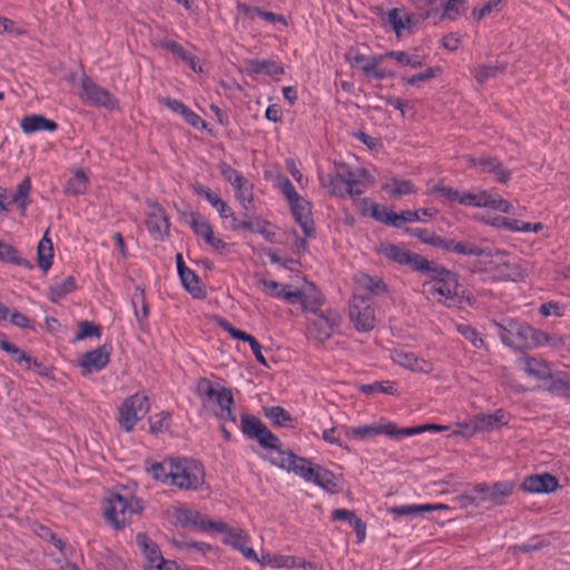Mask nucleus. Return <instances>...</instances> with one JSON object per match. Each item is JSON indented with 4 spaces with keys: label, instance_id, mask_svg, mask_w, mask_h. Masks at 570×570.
<instances>
[{
    "label": "nucleus",
    "instance_id": "nucleus-1",
    "mask_svg": "<svg viewBox=\"0 0 570 570\" xmlns=\"http://www.w3.org/2000/svg\"><path fill=\"white\" fill-rule=\"evenodd\" d=\"M269 462L282 470L295 473L306 482H312L330 493L338 492L337 479L332 471L322 465L313 464L311 460L299 456L291 450L281 453V458H271Z\"/></svg>",
    "mask_w": 570,
    "mask_h": 570
},
{
    "label": "nucleus",
    "instance_id": "nucleus-2",
    "mask_svg": "<svg viewBox=\"0 0 570 570\" xmlns=\"http://www.w3.org/2000/svg\"><path fill=\"white\" fill-rule=\"evenodd\" d=\"M420 274L430 278V281L423 283V287L429 286L431 295L439 294L444 297V304L448 306L455 305L460 287L456 273L428 259V269L421 271Z\"/></svg>",
    "mask_w": 570,
    "mask_h": 570
},
{
    "label": "nucleus",
    "instance_id": "nucleus-3",
    "mask_svg": "<svg viewBox=\"0 0 570 570\" xmlns=\"http://www.w3.org/2000/svg\"><path fill=\"white\" fill-rule=\"evenodd\" d=\"M142 509L140 499L115 492L107 500L105 517L116 529H122L131 521L132 515L139 514Z\"/></svg>",
    "mask_w": 570,
    "mask_h": 570
},
{
    "label": "nucleus",
    "instance_id": "nucleus-4",
    "mask_svg": "<svg viewBox=\"0 0 570 570\" xmlns=\"http://www.w3.org/2000/svg\"><path fill=\"white\" fill-rule=\"evenodd\" d=\"M240 431L247 439L256 440L262 448L276 451L275 458H281V453L287 452L281 448V440L255 415L242 414Z\"/></svg>",
    "mask_w": 570,
    "mask_h": 570
},
{
    "label": "nucleus",
    "instance_id": "nucleus-5",
    "mask_svg": "<svg viewBox=\"0 0 570 570\" xmlns=\"http://www.w3.org/2000/svg\"><path fill=\"white\" fill-rule=\"evenodd\" d=\"M170 484L181 490H197L205 481L203 465L193 459H176Z\"/></svg>",
    "mask_w": 570,
    "mask_h": 570
},
{
    "label": "nucleus",
    "instance_id": "nucleus-6",
    "mask_svg": "<svg viewBox=\"0 0 570 570\" xmlns=\"http://www.w3.org/2000/svg\"><path fill=\"white\" fill-rule=\"evenodd\" d=\"M493 325L504 345L518 351L529 350V333H531L529 324L514 318H504L502 322H494Z\"/></svg>",
    "mask_w": 570,
    "mask_h": 570
},
{
    "label": "nucleus",
    "instance_id": "nucleus-7",
    "mask_svg": "<svg viewBox=\"0 0 570 570\" xmlns=\"http://www.w3.org/2000/svg\"><path fill=\"white\" fill-rule=\"evenodd\" d=\"M422 19H435V23L450 20L454 21L461 16L460 7L464 0H412Z\"/></svg>",
    "mask_w": 570,
    "mask_h": 570
},
{
    "label": "nucleus",
    "instance_id": "nucleus-8",
    "mask_svg": "<svg viewBox=\"0 0 570 570\" xmlns=\"http://www.w3.org/2000/svg\"><path fill=\"white\" fill-rule=\"evenodd\" d=\"M80 98L94 107L116 110L119 108L118 99L104 87L96 83L90 77L83 75L80 79Z\"/></svg>",
    "mask_w": 570,
    "mask_h": 570
},
{
    "label": "nucleus",
    "instance_id": "nucleus-9",
    "mask_svg": "<svg viewBox=\"0 0 570 570\" xmlns=\"http://www.w3.org/2000/svg\"><path fill=\"white\" fill-rule=\"evenodd\" d=\"M340 324V315L334 309L315 313L307 317V334L312 340L323 343L332 337Z\"/></svg>",
    "mask_w": 570,
    "mask_h": 570
},
{
    "label": "nucleus",
    "instance_id": "nucleus-10",
    "mask_svg": "<svg viewBox=\"0 0 570 570\" xmlns=\"http://www.w3.org/2000/svg\"><path fill=\"white\" fill-rule=\"evenodd\" d=\"M379 253L393 263L407 266L412 272L421 273V271L428 269V259L425 257L412 253L400 245L391 243L381 244Z\"/></svg>",
    "mask_w": 570,
    "mask_h": 570
},
{
    "label": "nucleus",
    "instance_id": "nucleus-11",
    "mask_svg": "<svg viewBox=\"0 0 570 570\" xmlns=\"http://www.w3.org/2000/svg\"><path fill=\"white\" fill-rule=\"evenodd\" d=\"M149 410L148 397L141 394H134L127 397L119 407V425L125 432H130L135 424L141 420Z\"/></svg>",
    "mask_w": 570,
    "mask_h": 570
},
{
    "label": "nucleus",
    "instance_id": "nucleus-12",
    "mask_svg": "<svg viewBox=\"0 0 570 570\" xmlns=\"http://www.w3.org/2000/svg\"><path fill=\"white\" fill-rule=\"evenodd\" d=\"M348 317L358 332H368L375 326V311L367 297L353 296L350 302Z\"/></svg>",
    "mask_w": 570,
    "mask_h": 570
},
{
    "label": "nucleus",
    "instance_id": "nucleus-13",
    "mask_svg": "<svg viewBox=\"0 0 570 570\" xmlns=\"http://www.w3.org/2000/svg\"><path fill=\"white\" fill-rule=\"evenodd\" d=\"M514 487L513 481H499L492 484L475 483L474 492L478 494L480 504L489 502L493 505H502L513 493Z\"/></svg>",
    "mask_w": 570,
    "mask_h": 570
},
{
    "label": "nucleus",
    "instance_id": "nucleus-14",
    "mask_svg": "<svg viewBox=\"0 0 570 570\" xmlns=\"http://www.w3.org/2000/svg\"><path fill=\"white\" fill-rule=\"evenodd\" d=\"M357 178H371V175L364 168L352 170L345 164L336 165L335 174L330 177L328 181L331 193L335 196L344 197V187L348 188V186L355 185V179Z\"/></svg>",
    "mask_w": 570,
    "mask_h": 570
},
{
    "label": "nucleus",
    "instance_id": "nucleus-15",
    "mask_svg": "<svg viewBox=\"0 0 570 570\" xmlns=\"http://www.w3.org/2000/svg\"><path fill=\"white\" fill-rule=\"evenodd\" d=\"M176 518L180 525L196 528L202 531L224 532L227 528V524L222 521L207 520L200 512L186 508L178 509Z\"/></svg>",
    "mask_w": 570,
    "mask_h": 570
},
{
    "label": "nucleus",
    "instance_id": "nucleus-16",
    "mask_svg": "<svg viewBox=\"0 0 570 570\" xmlns=\"http://www.w3.org/2000/svg\"><path fill=\"white\" fill-rule=\"evenodd\" d=\"M196 392L199 396L214 401L219 409L234 406V396L230 389L224 386L216 389L206 377H200L197 381Z\"/></svg>",
    "mask_w": 570,
    "mask_h": 570
},
{
    "label": "nucleus",
    "instance_id": "nucleus-17",
    "mask_svg": "<svg viewBox=\"0 0 570 570\" xmlns=\"http://www.w3.org/2000/svg\"><path fill=\"white\" fill-rule=\"evenodd\" d=\"M169 217L165 209L157 203L149 205L146 227L149 234L157 240L164 239L169 234Z\"/></svg>",
    "mask_w": 570,
    "mask_h": 570
},
{
    "label": "nucleus",
    "instance_id": "nucleus-18",
    "mask_svg": "<svg viewBox=\"0 0 570 570\" xmlns=\"http://www.w3.org/2000/svg\"><path fill=\"white\" fill-rule=\"evenodd\" d=\"M470 164L480 173L493 175L494 179L500 184H507L511 179V170L505 168L498 158L481 156L479 158H471Z\"/></svg>",
    "mask_w": 570,
    "mask_h": 570
},
{
    "label": "nucleus",
    "instance_id": "nucleus-19",
    "mask_svg": "<svg viewBox=\"0 0 570 570\" xmlns=\"http://www.w3.org/2000/svg\"><path fill=\"white\" fill-rule=\"evenodd\" d=\"M509 422L508 413L503 409H499L490 414H478L471 419L472 429L469 435L478 432L493 431Z\"/></svg>",
    "mask_w": 570,
    "mask_h": 570
},
{
    "label": "nucleus",
    "instance_id": "nucleus-20",
    "mask_svg": "<svg viewBox=\"0 0 570 570\" xmlns=\"http://www.w3.org/2000/svg\"><path fill=\"white\" fill-rule=\"evenodd\" d=\"M111 347L107 344L99 346L92 351H88L82 355L80 366L83 374L101 371L110 361Z\"/></svg>",
    "mask_w": 570,
    "mask_h": 570
},
{
    "label": "nucleus",
    "instance_id": "nucleus-21",
    "mask_svg": "<svg viewBox=\"0 0 570 570\" xmlns=\"http://www.w3.org/2000/svg\"><path fill=\"white\" fill-rule=\"evenodd\" d=\"M558 487V479L550 473L531 474L521 484V489L528 493H551Z\"/></svg>",
    "mask_w": 570,
    "mask_h": 570
},
{
    "label": "nucleus",
    "instance_id": "nucleus-22",
    "mask_svg": "<svg viewBox=\"0 0 570 570\" xmlns=\"http://www.w3.org/2000/svg\"><path fill=\"white\" fill-rule=\"evenodd\" d=\"M291 212L295 222L301 226L306 237H315L314 222L311 218V204L301 196L297 202H289Z\"/></svg>",
    "mask_w": 570,
    "mask_h": 570
},
{
    "label": "nucleus",
    "instance_id": "nucleus-23",
    "mask_svg": "<svg viewBox=\"0 0 570 570\" xmlns=\"http://www.w3.org/2000/svg\"><path fill=\"white\" fill-rule=\"evenodd\" d=\"M284 299L289 304L299 303L303 312L309 313L311 315L322 312L320 307L325 301L324 296L318 292L305 294L299 289H296L293 293H285Z\"/></svg>",
    "mask_w": 570,
    "mask_h": 570
},
{
    "label": "nucleus",
    "instance_id": "nucleus-24",
    "mask_svg": "<svg viewBox=\"0 0 570 570\" xmlns=\"http://www.w3.org/2000/svg\"><path fill=\"white\" fill-rule=\"evenodd\" d=\"M391 357L394 363L413 372L430 373L433 366L424 358L417 357L414 353L404 350H393Z\"/></svg>",
    "mask_w": 570,
    "mask_h": 570
},
{
    "label": "nucleus",
    "instance_id": "nucleus-25",
    "mask_svg": "<svg viewBox=\"0 0 570 570\" xmlns=\"http://www.w3.org/2000/svg\"><path fill=\"white\" fill-rule=\"evenodd\" d=\"M436 244L438 248L459 255L475 257L491 256V253L488 249L481 248L471 242H455L452 238H442V240H439Z\"/></svg>",
    "mask_w": 570,
    "mask_h": 570
},
{
    "label": "nucleus",
    "instance_id": "nucleus-26",
    "mask_svg": "<svg viewBox=\"0 0 570 570\" xmlns=\"http://www.w3.org/2000/svg\"><path fill=\"white\" fill-rule=\"evenodd\" d=\"M135 541L146 560V570H153V566H156L157 562L163 558L158 544L142 532L137 533Z\"/></svg>",
    "mask_w": 570,
    "mask_h": 570
},
{
    "label": "nucleus",
    "instance_id": "nucleus-27",
    "mask_svg": "<svg viewBox=\"0 0 570 570\" xmlns=\"http://www.w3.org/2000/svg\"><path fill=\"white\" fill-rule=\"evenodd\" d=\"M226 533L224 542L232 546L234 549L240 551L248 560L258 561L257 553L254 549L247 547V535L240 529L226 528L223 532Z\"/></svg>",
    "mask_w": 570,
    "mask_h": 570
},
{
    "label": "nucleus",
    "instance_id": "nucleus-28",
    "mask_svg": "<svg viewBox=\"0 0 570 570\" xmlns=\"http://www.w3.org/2000/svg\"><path fill=\"white\" fill-rule=\"evenodd\" d=\"M361 214L363 216H370L376 222L387 226L395 225V218L397 217V213L392 210L387 212L385 207L371 202L368 198H363L361 200Z\"/></svg>",
    "mask_w": 570,
    "mask_h": 570
},
{
    "label": "nucleus",
    "instance_id": "nucleus-29",
    "mask_svg": "<svg viewBox=\"0 0 570 570\" xmlns=\"http://www.w3.org/2000/svg\"><path fill=\"white\" fill-rule=\"evenodd\" d=\"M20 127L23 132L32 134L37 131H56L58 124L51 119L46 118L42 115H28L24 116L20 121Z\"/></svg>",
    "mask_w": 570,
    "mask_h": 570
},
{
    "label": "nucleus",
    "instance_id": "nucleus-30",
    "mask_svg": "<svg viewBox=\"0 0 570 570\" xmlns=\"http://www.w3.org/2000/svg\"><path fill=\"white\" fill-rule=\"evenodd\" d=\"M246 70L249 75L278 76L284 73L283 66L268 59H249L246 61Z\"/></svg>",
    "mask_w": 570,
    "mask_h": 570
},
{
    "label": "nucleus",
    "instance_id": "nucleus-31",
    "mask_svg": "<svg viewBox=\"0 0 570 570\" xmlns=\"http://www.w3.org/2000/svg\"><path fill=\"white\" fill-rule=\"evenodd\" d=\"M523 370L528 375L543 381L544 386H547V384L550 381V377H552L554 374L551 372V368L547 362L534 357H527L524 360Z\"/></svg>",
    "mask_w": 570,
    "mask_h": 570
},
{
    "label": "nucleus",
    "instance_id": "nucleus-32",
    "mask_svg": "<svg viewBox=\"0 0 570 570\" xmlns=\"http://www.w3.org/2000/svg\"><path fill=\"white\" fill-rule=\"evenodd\" d=\"M191 189L196 195L205 198L217 210L220 218H225L227 212L230 208L225 200H223L217 194H214L208 187L202 184H194Z\"/></svg>",
    "mask_w": 570,
    "mask_h": 570
},
{
    "label": "nucleus",
    "instance_id": "nucleus-33",
    "mask_svg": "<svg viewBox=\"0 0 570 570\" xmlns=\"http://www.w3.org/2000/svg\"><path fill=\"white\" fill-rule=\"evenodd\" d=\"M508 63L504 61H495V63L480 65L472 71L478 83L482 85L491 78H495L507 71Z\"/></svg>",
    "mask_w": 570,
    "mask_h": 570
},
{
    "label": "nucleus",
    "instance_id": "nucleus-34",
    "mask_svg": "<svg viewBox=\"0 0 570 570\" xmlns=\"http://www.w3.org/2000/svg\"><path fill=\"white\" fill-rule=\"evenodd\" d=\"M53 247L51 239L48 237V230L40 239L37 247V263L39 268L48 271L52 265Z\"/></svg>",
    "mask_w": 570,
    "mask_h": 570
},
{
    "label": "nucleus",
    "instance_id": "nucleus-35",
    "mask_svg": "<svg viewBox=\"0 0 570 570\" xmlns=\"http://www.w3.org/2000/svg\"><path fill=\"white\" fill-rule=\"evenodd\" d=\"M175 460L176 459L170 458L164 462H154L147 466V471L153 479L170 484Z\"/></svg>",
    "mask_w": 570,
    "mask_h": 570
},
{
    "label": "nucleus",
    "instance_id": "nucleus-36",
    "mask_svg": "<svg viewBox=\"0 0 570 570\" xmlns=\"http://www.w3.org/2000/svg\"><path fill=\"white\" fill-rule=\"evenodd\" d=\"M386 430H387V422L374 423V424H368V425L351 428L346 431V434H347V436H351L356 440H365V439L374 438L379 434H385Z\"/></svg>",
    "mask_w": 570,
    "mask_h": 570
},
{
    "label": "nucleus",
    "instance_id": "nucleus-37",
    "mask_svg": "<svg viewBox=\"0 0 570 570\" xmlns=\"http://www.w3.org/2000/svg\"><path fill=\"white\" fill-rule=\"evenodd\" d=\"M546 389L554 395L570 399V376L564 372H557L550 377Z\"/></svg>",
    "mask_w": 570,
    "mask_h": 570
},
{
    "label": "nucleus",
    "instance_id": "nucleus-38",
    "mask_svg": "<svg viewBox=\"0 0 570 570\" xmlns=\"http://www.w3.org/2000/svg\"><path fill=\"white\" fill-rule=\"evenodd\" d=\"M383 189L387 191L390 198L392 199H399L403 196L411 195L416 191V188L411 180L396 178L392 179L391 184L384 185Z\"/></svg>",
    "mask_w": 570,
    "mask_h": 570
},
{
    "label": "nucleus",
    "instance_id": "nucleus-39",
    "mask_svg": "<svg viewBox=\"0 0 570 570\" xmlns=\"http://www.w3.org/2000/svg\"><path fill=\"white\" fill-rule=\"evenodd\" d=\"M76 289V279L73 276H68L60 282H55L49 288V298L51 302L57 303L67 294Z\"/></svg>",
    "mask_w": 570,
    "mask_h": 570
},
{
    "label": "nucleus",
    "instance_id": "nucleus-40",
    "mask_svg": "<svg viewBox=\"0 0 570 570\" xmlns=\"http://www.w3.org/2000/svg\"><path fill=\"white\" fill-rule=\"evenodd\" d=\"M385 58H391L401 66H407L417 69L423 66V57L419 53H409L406 51H389L384 53Z\"/></svg>",
    "mask_w": 570,
    "mask_h": 570
},
{
    "label": "nucleus",
    "instance_id": "nucleus-41",
    "mask_svg": "<svg viewBox=\"0 0 570 570\" xmlns=\"http://www.w3.org/2000/svg\"><path fill=\"white\" fill-rule=\"evenodd\" d=\"M529 350L546 346V345H560L563 344V340L559 336H551L541 330L533 328L531 326V333H529Z\"/></svg>",
    "mask_w": 570,
    "mask_h": 570
},
{
    "label": "nucleus",
    "instance_id": "nucleus-42",
    "mask_svg": "<svg viewBox=\"0 0 570 570\" xmlns=\"http://www.w3.org/2000/svg\"><path fill=\"white\" fill-rule=\"evenodd\" d=\"M385 59L384 55L365 56L362 53H355L351 58V63L360 68L366 76H370L373 67H377Z\"/></svg>",
    "mask_w": 570,
    "mask_h": 570
},
{
    "label": "nucleus",
    "instance_id": "nucleus-43",
    "mask_svg": "<svg viewBox=\"0 0 570 570\" xmlns=\"http://www.w3.org/2000/svg\"><path fill=\"white\" fill-rule=\"evenodd\" d=\"M180 282L183 286L196 298L204 296V291L199 286V277L197 274L190 269L189 267L180 272L179 274Z\"/></svg>",
    "mask_w": 570,
    "mask_h": 570
},
{
    "label": "nucleus",
    "instance_id": "nucleus-44",
    "mask_svg": "<svg viewBox=\"0 0 570 570\" xmlns=\"http://www.w3.org/2000/svg\"><path fill=\"white\" fill-rule=\"evenodd\" d=\"M235 197L247 212L253 203V185L244 177L242 181L233 185Z\"/></svg>",
    "mask_w": 570,
    "mask_h": 570
},
{
    "label": "nucleus",
    "instance_id": "nucleus-45",
    "mask_svg": "<svg viewBox=\"0 0 570 570\" xmlns=\"http://www.w3.org/2000/svg\"><path fill=\"white\" fill-rule=\"evenodd\" d=\"M264 415L269 419L275 425L278 426H291L293 422V417L291 414L282 406H269L263 407Z\"/></svg>",
    "mask_w": 570,
    "mask_h": 570
},
{
    "label": "nucleus",
    "instance_id": "nucleus-46",
    "mask_svg": "<svg viewBox=\"0 0 570 570\" xmlns=\"http://www.w3.org/2000/svg\"><path fill=\"white\" fill-rule=\"evenodd\" d=\"M0 348L11 355L14 362L26 370H30V355L20 350L16 344L2 338Z\"/></svg>",
    "mask_w": 570,
    "mask_h": 570
},
{
    "label": "nucleus",
    "instance_id": "nucleus-47",
    "mask_svg": "<svg viewBox=\"0 0 570 570\" xmlns=\"http://www.w3.org/2000/svg\"><path fill=\"white\" fill-rule=\"evenodd\" d=\"M0 262L11 263L17 266L31 267V264L22 258L19 252L11 245L0 240Z\"/></svg>",
    "mask_w": 570,
    "mask_h": 570
},
{
    "label": "nucleus",
    "instance_id": "nucleus-48",
    "mask_svg": "<svg viewBox=\"0 0 570 570\" xmlns=\"http://www.w3.org/2000/svg\"><path fill=\"white\" fill-rule=\"evenodd\" d=\"M87 176L79 169L70 177L65 186V193L68 195H82L87 189Z\"/></svg>",
    "mask_w": 570,
    "mask_h": 570
},
{
    "label": "nucleus",
    "instance_id": "nucleus-49",
    "mask_svg": "<svg viewBox=\"0 0 570 570\" xmlns=\"http://www.w3.org/2000/svg\"><path fill=\"white\" fill-rule=\"evenodd\" d=\"M189 226L191 230L207 242L214 234L212 225L206 220L202 219L197 214L190 213Z\"/></svg>",
    "mask_w": 570,
    "mask_h": 570
},
{
    "label": "nucleus",
    "instance_id": "nucleus-50",
    "mask_svg": "<svg viewBox=\"0 0 570 570\" xmlns=\"http://www.w3.org/2000/svg\"><path fill=\"white\" fill-rule=\"evenodd\" d=\"M101 336V327L98 324H95L90 321H81L78 323V332L75 335V341H82L88 337H97Z\"/></svg>",
    "mask_w": 570,
    "mask_h": 570
},
{
    "label": "nucleus",
    "instance_id": "nucleus-51",
    "mask_svg": "<svg viewBox=\"0 0 570 570\" xmlns=\"http://www.w3.org/2000/svg\"><path fill=\"white\" fill-rule=\"evenodd\" d=\"M31 189L30 178L27 176L22 179V181L17 186V189L12 196V202L18 205V207L24 212L27 207V198Z\"/></svg>",
    "mask_w": 570,
    "mask_h": 570
},
{
    "label": "nucleus",
    "instance_id": "nucleus-52",
    "mask_svg": "<svg viewBox=\"0 0 570 570\" xmlns=\"http://www.w3.org/2000/svg\"><path fill=\"white\" fill-rule=\"evenodd\" d=\"M361 392L364 394H372V393H384L394 395L396 393L395 383L391 381H382V382H374L372 384H363L360 387Z\"/></svg>",
    "mask_w": 570,
    "mask_h": 570
},
{
    "label": "nucleus",
    "instance_id": "nucleus-53",
    "mask_svg": "<svg viewBox=\"0 0 570 570\" xmlns=\"http://www.w3.org/2000/svg\"><path fill=\"white\" fill-rule=\"evenodd\" d=\"M134 312L139 324V327L142 330L145 325V321L148 316V306L145 302L144 291L136 294L132 298Z\"/></svg>",
    "mask_w": 570,
    "mask_h": 570
},
{
    "label": "nucleus",
    "instance_id": "nucleus-54",
    "mask_svg": "<svg viewBox=\"0 0 570 570\" xmlns=\"http://www.w3.org/2000/svg\"><path fill=\"white\" fill-rule=\"evenodd\" d=\"M176 546L190 554H200L205 556L208 551L212 550V547L205 542H197L193 540H181L176 541Z\"/></svg>",
    "mask_w": 570,
    "mask_h": 570
},
{
    "label": "nucleus",
    "instance_id": "nucleus-55",
    "mask_svg": "<svg viewBox=\"0 0 570 570\" xmlns=\"http://www.w3.org/2000/svg\"><path fill=\"white\" fill-rule=\"evenodd\" d=\"M497 271L502 278L514 282L518 279H522L524 275L522 268L515 263H504L498 265Z\"/></svg>",
    "mask_w": 570,
    "mask_h": 570
},
{
    "label": "nucleus",
    "instance_id": "nucleus-56",
    "mask_svg": "<svg viewBox=\"0 0 570 570\" xmlns=\"http://www.w3.org/2000/svg\"><path fill=\"white\" fill-rule=\"evenodd\" d=\"M149 430L151 433L157 434L169 429L170 425V413L160 412L149 417Z\"/></svg>",
    "mask_w": 570,
    "mask_h": 570
},
{
    "label": "nucleus",
    "instance_id": "nucleus-57",
    "mask_svg": "<svg viewBox=\"0 0 570 570\" xmlns=\"http://www.w3.org/2000/svg\"><path fill=\"white\" fill-rule=\"evenodd\" d=\"M358 283L374 295H381L387 291L386 284L382 279L368 275H362Z\"/></svg>",
    "mask_w": 570,
    "mask_h": 570
},
{
    "label": "nucleus",
    "instance_id": "nucleus-58",
    "mask_svg": "<svg viewBox=\"0 0 570 570\" xmlns=\"http://www.w3.org/2000/svg\"><path fill=\"white\" fill-rule=\"evenodd\" d=\"M405 233L420 239L422 243L431 245L438 248V242L442 240L443 237L438 236L435 233H430L423 228H405Z\"/></svg>",
    "mask_w": 570,
    "mask_h": 570
},
{
    "label": "nucleus",
    "instance_id": "nucleus-59",
    "mask_svg": "<svg viewBox=\"0 0 570 570\" xmlns=\"http://www.w3.org/2000/svg\"><path fill=\"white\" fill-rule=\"evenodd\" d=\"M422 432L423 429H421V425L399 429L394 423L387 422V430L385 431V435L393 439H400L402 436H413Z\"/></svg>",
    "mask_w": 570,
    "mask_h": 570
},
{
    "label": "nucleus",
    "instance_id": "nucleus-60",
    "mask_svg": "<svg viewBox=\"0 0 570 570\" xmlns=\"http://www.w3.org/2000/svg\"><path fill=\"white\" fill-rule=\"evenodd\" d=\"M458 332L468 340L475 348H482L484 346V341L480 336L479 332L468 325V324H460L458 325Z\"/></svg>",
    "mask_w": 570,
    "mask_h": 570
},
{
    "label": "nucleus",
    "instance_id": "nucleus-61",
    "mask_svg": "<svg viewBox=\"0 0 570 570\" xmlns=\"http://www.w3.org/2000/svg\"><path fill=\"white\" fill-rule=\"evenodd\" d=\"M259 283L267 289L268 294L274 296V297H278V298H283L284 299V294L285 293H293L294 292V291H291V285H284V284H281V283H278L276 281L261 278Z\"/></svg>",
    "mask_w": 570,
    "mask_h": 570
},
{
    "label": "nucleus",
    "instance_id": "nucleus-62",
    "mask_svg": "<svg viewBox=\"0 0 570 570\" xmlns=\"http://www.w3.org/2000/svg\"><path fill=\"white\" fill-rule=\"evenodd\" d=\"M439 72H440L439 67H430L426 70H424L423 72H419L416 75L405 78L404 82L407 86H416L420 82L429 81V80L435 78Z\"/></svg>",
    "mask_w": 570,
    "mask_h": 570
},
{
    "label": "nucleus",
    "instance_id": "nucleus-63",
    "mask_svg": "<svg viewBox=\"0 0 570 570\" xmlns=\"http://www.w3.org/2000/svg\"><path fill=\"white\" fill-rule=\"evenodd\" d=\"M401 11L397 8H393L387 12L386 22L392 27L397 36L405 29L410 30V27L403 22Z\"/></svg>",
    "mask_w": 570,
    "mask_h": 570
},
{
    "label": "nucleus",
    "instance_id": "nucleus-64",
    "mask_svg": "<svg viewBox=\"0 0 570 570\" xmlns=\"http://www.w3.org/2000/svg\"><path fill=\"white\" fill-rule=\"evenodd\" d=\"M268 225H269V223L264 219H259V218L247 219V223L243 225V229L252 232V233L261 234L266 239H269L272 234L266 229V227Z\"/></svg>",
    "mask_w": 570,
    "mask_h": 570
}]
</instances>
